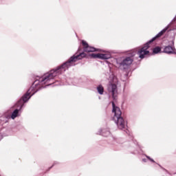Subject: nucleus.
<instances>
[{
	"label": "nucleus",
	"mask_w": 176,
	"mask_h": 176,
	"mask_svg": "<svg viewBox=\"0 0 176 176\" xmlns=\"http://www.w3.org/2000/svg\"><path fill=\"white\" fill-rule=\"evenodd\" d=\"M84 57H86V54L85 52H82L79 55L73 56L68 60L67 62L58 67L56 69L52 70L49 73L44 75L41 78V81L43 82L44 83L50 82L52 79H54L56 76L60 75V74H63L65 72V71H67V69H68V68H69V67H71L74 63H76L78 60H82V58H84Z\"/></svg>",
	"instance_id": "nucleus-1"
},
{
	"label": "nucleus",
	"mask_w": 176,
	"mask_h": 176,
	"mask_svg": "<svg viewBox=\"0 0 176 176\" xmlns=\"http://www.w3.org/2000/svg\"><path fill=\"white\" fill-rule=\"evenodd\" d=\"M82 45L84 46V50L85 52H87V53H91L94 52H97V49L93 47H90L89 46V44H87V43L85 41H82Z\"/></svg>",
	"instance_id": "nucleus-6"
},
{
	"label": "nucleus",
	"mask_w": 176,
	"mask_h": 176,
	"mask_svg": "<svg viewBox=\"0 0 176 176\" xmlns=\"http://www.w3.org/2000/svg\"><path fill=\"white\" fill-rule=\"evenodd\" d=\"M113 112L114 113V120L116 122L118 126L119 129H126L127 127V122L123 120V118H121L122 111H120V109L113 103Z\"/></svg>",
	"instance_id": "nucleus-2"
},
{
	"label": "nucleus",
	"mask_w": 176,
	"mask_h": 176,
	"mask_svg": "<svg viewBox=\"0 0 176 176\" xmlns=\"http://www.w3.org/2000/svg\"><path fill=\"white\" fill-rule=\"evenodd\" d=\"M108 134H109V132H108Z\"/></svg>",
	"instance_id": "nucleus-14"
},
{
	"label": "nucleus",
	"mask_w": 176,
	"mask_h": 176,
	"mask_svg": "<svg viewBox=\"0 0 176 176\" xmlns=\"http://www.w3.org/2000/svg\"><path fill=\"white\" fill-rule=\"evenodd\" d=\"M132 63L133 60L131 58H126L122 62L120 68H121V69H124L125 68H127L128 65H131Z\"/></svg>",
	"instance_id": "nucleus-7"
},
{
	"label": "nucleus",
	"mask_w": 176,
	"mask_h": 176,
	"mask_svg": "<svg viewBox=\"0 0 176 176\" xmlns=\"http://www.w3.org/2000/svg\"><path fill=\"white\" fill-rule=\"evenodd\" d=\"M147 160H150V162H155L153 159L151 158L149 156H146V158L142 159V162H144V163H146Z\"/></svg>",
	"instance_id": "nucleus-11"
},
{
	"label": "nucleus",
	"mask_w": 176,
	"mask_h": 176,
	"mask_svg": "<svg viewBox=\"0 0 176 176\" xmlns=\"http://www.w3.org/2000/svg\"><path fill=\"white\" fill-rule=\"evenodd\" d=\"M162 52V48L160 47H155L153 50V54H157L158 53H160Z\"/></svg>",
	"instance_id": "nucleus-9"
},
{
	"label": "nucleus",
	"mask_w": 176,
	"mask_h": 176,
	"mask_svg": "<svg viewBox=\"0 0 176 176\" xmlns=\"http://www.w3.org/2000/svg\"><path fill=\"white\" fill-rule=\"evenodd\" d=\"M164 53H166V54H176L175 47L168 45L164 48Z\"/></svg>",
	"instance_id": "nucleus-8"
},
{
	"label": "nucleus",
	"mask_w": 176,
	"mask_h": 176,
	"mask_svg": "<svg viewBox=\"0 0 176 176\" xmlns=\"http://www.w3.org/2000/svg\"><path fill=\"white\" fill-rule=\"evenodd\" d=\"M166 31H167V28L162 30L160 33L157 34L155 37H153L148 43H146L144 45V47L138 52V54L140 58H144L145 56H147V54H149V51H148V49H149V43H152V42L157 39V38H160V36H162V35H163V34H164Z\"/></svg>",
	"instance_id": "nucleus-3"
},
{
	"label": "nucleus",
	"mask_w": 176,
	"mask_h": 176,
	"mask_svg": "<svg viewBox=\"0 0 176 176\" xmlns=\"http://www.w3.org/2000/svg\"><path fill=\"white\" fill-rule=\"evenodd\" d=\"M118 82V80L115 78H113V80L112 82H110L108 90L110 93H111L113 97H115V94L118 93V87L116 86V82Z\"/></svg>",
	"instance_id": "nucleus-4"
},
{
	"label": "nucleus",
	"mask_w": 176,
	"mask_h": 176,
	"mask_svg": "<svg viewBox=\"0 0 176 176\" xmlns=\"http://www.w3.org/2000/svg\"><path fill=\"white\" fill-rule=\"evenodd\" d=\"M98 91L100 94H102V93H104V87H102V86L100 85L98 87Z\"/></svg>",
	"instance_id": "nucleus-12"
},
{
	"label": "nucleus",
	"mask_w": 176,
	"mask_h": 176,
	"mask_svg": "<svg viewBox=\"0 0 176 176\" xmlns=\"http://www.w3.org/2000/svg\"><path fill=\"white\" fill-rule=\"evenodd\" d=\"M30 99V94H26L23 98V101L24 102H27V101H28V100Z\"/></svg>",
	"instance_id": "nucleus-13"
},
{
	"label": "nucleus",
	"mask_w": 176,
	"mask_h": 176,
	"mask_svg": "<svg viewBox=\"0 0 176 176\" xmlns=\"http://www.w3.org/2000/svg\"><path fill=\"white\" fill-rule=\"evenodd\" d=\"M92 58H100V60H107L111 58V54L109 52L98 53L91 54Z\"/></svg>",
	"instance_id": "nucleus-5"
},
{
	"label": "nucleus",
	"mask_w": 176,
	"mask_h": 176,
	"mask_svg": "<svg viewBox=\"0 0 176 176\" xmlns=\"http://www.w3.org/2000/svg\"><path fill=\"white\" fill-rule=\"evenodd\" d=\"M19 116V109H16L11 115L12 119H16Z\"/></svg>",
	"instance_id": "nucleus-10"
}]
</instances>
